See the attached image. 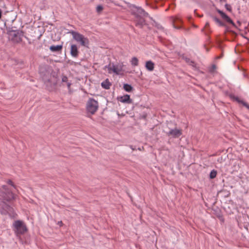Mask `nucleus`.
<instances>
[{"label":"nucleus","instance_id":"f257e3e1","mask_svg":"<svg viewBox=\"0 0 249 249\" xmlns=\"http://www.w3.org/2000/svg\"><path fill=\"white\" fill-rule=\"evenodd\" d=\"M13 226L14 232L18 236L23 234L27 231L25 224L21 220L15 221L13 224Z\"/></svg>","mask_w":249,"mask_h":249},{"label":"nucleus","instance_id":"f03ea898","mask_svg":"<svg viewBox=\"0 0 249 249\" xmlns=\"http://www.w3.org/2000/svg\"><path fill=\"white\" fill-rule=\"evenodd\" d=\"M0 197L3 200L9 201L14 199V195L7 186L3 185L0 188Z\"/></svg>","mask_w":249,"mask_h":249},{"label":"nucleus","instance_id":"7ed1b4c3","mask_svg":"<svg viewBox=\"0 0 249 249\" xmlns=\"http://www.w3.org/2000/svg\"><path fill=\"white\" fill-rule=\"evenodd\" d=\"M69 33L72 36L73 38L81 46H87L89 44V39L83 35L74 31H71Z\"/></svg>","mask_w":249,"mask_h":249},{"label":"nucleus","instance_id":"20e7f679","mask_svg":"<svg viewBox=\"0 0 249 249\" xmlns=\"http://www.w3.org/2000/svg\"><path fill=\"white\" fill-rule=\"evenodd\" d=\"M98 108V102L93 98H89L87 104V111L93 114Z\"/></svg>","mask_w":249,"mask_h":249},{"label":"nucleus","instance_id":"39448f33","mask_svg":"<svg viewBox=\"0 0 249 249\" xmlns=\"http://www.w3.org/2000/svg\"><path fill=\"white\" fill-rule=\"evenodd\" d=\"M13 208L5 202L1 201L0 203V213L3 214H8L11 215V213L13 212Z\"/></svg>","mask_w":249,"mask_h":249},{"label":"nucleus","instance_id":"423d86ee","mask_svg":"<svg viewBox=\"0 0 249 249\" xmlns=\"http://www.w3.org/2000/svg\"><path fill=\"white\" fill-rule=\"evenodd\" d=\"M167 135L168 136H172L173 138H177L179 137L182 135V131L181 129L174 128L171 129L167 132Z\"/></svg>","mask_w":249,"mask_h":249},{"label":"nucleus","instance_id":"0eeeda50","mask_svg":"<svg viewBox=\"0 0 249 249\" xmlns=\"http://www.w3.org/2000/svg\"><path fill=\"white\" fill-rule=\"evenodd\" d=\"M12 40L16 43L20 42L21 40V34L18 32H14L10 34Z\"/></svg>","mask_w":249,"mask_h":249},{"label":"nucleus","instance_id":"6e6552de","mask_svg":"<svg viewBox=\"0 0 249 249\" xmlns=\"http://www.w3.org/2000/svg\"><path fill=\"white\" fill-rule=\"evenodd\" d=\"M216 11L217 13L220 15L221 18L225 20L228 23H229L232 25H234V23L233 21L231 19V18L226 15L224 12L219 9H216Z\"/></svg>","mask_w":249,"mask_h":249},{"label":"nucleus","instance_id":"1a4fd4ad","mask_svg":"<svg viewBox=\"0 0 249 249\" xmlns=\"http://www.w3.org/2000/svg\"><path fill=\"white\" fill-rule=\"evenodd\" d=\"M123 64H118L117 65H114L113 64V72L115 73L116 75H119L123 73Z\"/></svg>","mask_w":249,"mask_h":249},{"label":"nucleus","instance_id":"9d476101","mask_svg":"<svg viewBox=\"0 0 249 249\" xmlns=\"http://www.w3.org/2000/svg\"><path fill=\"white\" fill-rule=\"evenodd\" d=\"M78 51L77 47L75 44H71V45L70 53L73 57H77L78 55Z\"/></svg>","mask_w":249,"mask_h":249},{"label":"nucleus","instance_id":"9b49d317","mask_svg":"<svg viewBox=\"0 0 249 249\" xmlns=\"http://www.w3.org/2000/svg\"><path fill=\"white\" fill-rule=\"evenodd\" d=\"M120 101L124 103H130L131 102V100L130 99V96L127 94L121 96L120 98Z\"/></svg>","mask_w":249,"mask_h":249},{"label":"nucleus","instance_id":"f8f14e48","mask_svg":"<svg viewBox=\"0 0 249 249\" xmlns=\"http://www.w3.org/2000/svg\"><path fill=\"white\" fill-rule=\"evenodd\" d=\"M154 63L151 60L147 61L145 63V68L149 71H152L154 69Z\"/></svg>","mask_w":249,"mask_h":249},{"label":"nucleus","instance_id":"ddd939ff","mask_svg":"<svg viewBox=\"0 0 249 249\" xmlns=\"http://www.w3.org/2000/svg\"><path fill=\"white\" fill-rule=\"evenodd\" d=\"M62 47V45H58L56 46L52 45L50 46V50L53 52H57L61 51Z\"/></svg>","mask_w":249,"mask_h":249},{"label":"nucleus","instance_id":"4468645a","mask_svg":"<svg viewBox=\"0 0 249 249\" xmlns=\"http://www.w3.org/2000/svg\"><path fill=\"white\" fill-rule=\"evenodd\" d=\"M111 83L108 79H106L105 81L101 83V86L105 89H108L111 86Z\"/></svg>","mask_w":249,"mask_h":249},{"label":"nucleus","instance_id":"2eb2a0df","mask_svg":"<svg viewBox=\"0 0 249 249\" xmlns=\"http://www.w3.org/2000/svg\"><path fill=\"white\" fill-rule=\"evenodd\" d=\"M104 70H107V72L108 73H112L113 72V64L109 63L107 65H106L104 68Z\"/></svg>","mask_w":249,"mask_h":249},{"label":"nucleus","instance_id":"dca6fc26","mask_svg":"<svg viewBox=\"0 0 249 249\" xmlns=\"http://www.w3.org/2000/svg\"><path fill=\"white\" fill-rule=\"evenodd\" d=\"M213 19L218 26L222 27L225 26V24L216 17H213Z\"/></svg>","mask_w":249,"mask_h":249},{"label":"nucleus","instance_id":"f3484780","mask_svg":"<svg viewBox=\"0 0 249 249\" xmlns=\"http://www.w3.org/2000/svg\"><path fill=\"white\" fill-rule=\"evenodd\" d=\"M137 11L140 15L139 16L140 17H147L148 16V13L145 12L142 9V8H138L137 9Z\"/></svg>","mask_w":249,"mask_h":249},{"label":"nucleus","instance_id":"a211bd4d","mask_svg":"<svg viewBox=\"0 0 249 249\" xmlns=\"http://www.w3.org/2000/svg\"><path fill=\"white\" fill-rule=\"evenodd\" d=\"M138 62H139V60H138V58L136 57H132L131 60V61H130L131 65L133 66H138Z\"/></svg>","mask_w":249,"mask_h":249},{"label":"nucleus","instance_id":"6ab92c4d","mask_svg":"<svg viewBox=\"0 0 249 249\" xmlns=\"http://www.w3.org/2000/svg\"><path fill=\"white\" fill-rule=\"evenodd\" d=\"M124 89L127 92H130L132 90V87L127 84H125L124 85Z\"/></svg>","mask_w":249,"mask_h":249},{"label":"nucleus","instance_id":"aec40b11","mask_svg":"<svg viewBox=\"0 0 249 249\" xmlns=\"http://www.w3.org/2000/svg\"><path fill=\"white\" fill-rule=\"evenodd\" d=\"M217 174V172L215 170H213L210 174V178L213 179L215 178Z\"/></svg>","mask_w":249,"mask_h":249},{"label":"nucleus","instance_id":"412c9836","mask_svg":"<svg viewBox=\"0 0 249 249\" xmlns=\"http://www.w3.org/2000/svg\"><path fill=\"white\" fill-rule=\"evenodd\" d=\"M144 23V20L143 19L141 18L140 20L137 22L136 25L139 26L140 27H142V25Z\"/></svg>","mask_w":249,"mask_h":249},{"label":"nucleus","instance_id":"4be33fe9","mask_svg":"<svg viewBox=\"0 0 249 249\" xmlns=\"http://www.w3.org/2000/svg\"><path fill=\"white\" fill-rule=\"evenodd\" d=\"M7 183L11 185L12 187H13L15 189H16V186L14 185V183L13 182V181L11 180H7Z\"/></svg>","mask_w":249,"mask_h":249},{"label":"nucleus","instance_id":"5701e85b","mask_svg":"<svg viewBox=\"0 0 249 249\" xmlns=\"http://www.w3.org/2000/svg\"><path fill=\"white\" fill-rule=\"evenodd\" d=\"M225 7L228 11L230 12L231 11V6L229 4H226Z\"/></svg>","mask_w":249,"mask_h":249},{"label":"nucleus","instance_id":"b1692460","mask_svg":"<svg viewBox=\"0 0 249 249\" xmlns=\"http://www.w3.org/2000/svg\"><path fill=\"white\" fill-rule=\"evenodd\" d=\"M62 81L63 82H68V78L66 76H63L62 78Z\"/></svg>","mask_w":249,"mask_h":249},{"label":"nucleus","instance_id":"393cba45","mask_svg":"<svg viewBox=\"0 0 249 249\" xmlns=\"http://www.w3.org/2000/svg\"><path fill=\"white\" fill-rule=\"evenodd\" d=\"M102 9H103V7L101 5H98L97 7V11H98V12L101 11V10H102Z\"/></svg>","mask_w":249,"mask_h":249},{"label":"nucleus","instance_id":"a878e982","mask_svg":"<svg viewBox=\"0 0 249 249\" xmlns=\"http://www.w3.org/2000/svg\"><path fill=\"white\" fill-rule=\"evenodd\" d=\"M67 87L69 90V91L70 90V88H71V83H70V82H67Z\"/></svg>","mask_w":249,"mask_h":249},{"label":"nucleus","instance_id":"bb28decb","mask_svg":"<svg viewBox=\"0 0 249 249\" xmlns=\"http://www.w3.org/2000/svg\"><path fill=\"white\" fill-rule=\"evenodd\" d=\"M243 104L244 106H245L246 107L249 109V105H248L247 103H243Z\"/></svg>","mask_w":249,"mask_h":249},{"label":"nucleus","instance_id":"cd10ccee","mask_svg":"<svg viewBox=\"0 0 249 249\" xmlns=\"http://www.w3.org/2000/svg\"><path fill=\"white\" fill-rule=\"evenodd\" d=\"M1 14H2V12H1V10L0 9V18L1 17Z\"/></svg>","mask_w":249,"mask_h":249},{"label":"nucleus","instance_id":"c85d7f7f","mask_svg":"<svg viewBox=\"0 0 249 249\" xmlns=\"http://www.w3.org/2000/svg\"><path fill=\"white\" fill-rule=\"evenodd\" d=\"M58 224L61 225L62 224V221L58 222Z\"/></svg>","mask_w":249,"mask_h":249},{"label":"nucleus","instance_id":"c756f323","mask_svg":"<svg viewBox=\"0 0 249 249\" xmlns=\"http://www.w3.org/2000/svg\"><path fill=\"white\" fill-rule=\"evenodd\" d=\"M215 68H216V67H215V65H213V69H215Z\"/></svg>","mask_w":249,"mask_h":249}]
</instances>
